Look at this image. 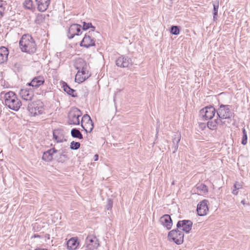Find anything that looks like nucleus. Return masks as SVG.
I'll list each match as a JSON object with an SVG mask.
<instances>
[{"label": "nucleus", "instance_id": "44", "mask_svg": "<svg viewBox=\"0 0 250 250\" xmlns=\"http://www.w3.org/2000/svg\"><path fill=\"white\" fill-rule=\"evenodd\" d=\"M241 203L243 205H245V200H242V201H241Z\"/></svg>", "mask_w": 250, "mask_h": 250}, {"label": "nucleus", "instance_id": "20", "mask_svg": "<svg viewBox=\"0 0 250 250\" xmlns=\"http://www.w3.org/2000/svg\"><path fill=\"white\" fill-rule=\"evenodd\" d=\"M58 152L55 148H51L43 153L42 159L45 161L50 162L53 160V155Z\"/></svg>", "mask_w": 250, "mask_h": 250}, {"label": "nucleus", "instance_id": "27", "mask_svg": "<svg viewBox=\"0 0 250 250\" xmlns=\"http://www.w3.org/2000/svg\"><path fill=\"white\" fill-rule=\"evenodd\" d=\"M63 87L64 91L66 92L68 94L71 95L73 97H75L77 96L75 90L70 88V86L66 83L63 84Z\"/></svg>", "mask_w": 250, "mask_h": 250}, {"label": "nucleus", "instance_id": "36", "mask_svg": "<svg viewBox=\"0 0 250 250\" xmlns=\"http://www.w3.org/2000/svg\"><path fill=\"white\" fill-rule=\"evenodd\" d=\"M81 144L79 142L72 141L70 144V148L72 150H77L80 147Z\"/></svg>", "mask_w": 250, "mask_h": 250}, {"label": "nucleus", "instance_id": "5", "mask_svg": "<svg viewBox=\"0 0 250 250\" xmlns=\"http://www.w3.org/2000/svg\"><path fill=\"white\" fill-rule=\"evenodd\" d=\"M27 109L30 114L33 116L41 115L44 113V104L41 101L38 100L29 103Z\"/></svg>", "mask_w": 250, "mask_h": 250}, {"label": "nucleus", "instance_id": "12", "mask_svg": "<svg viewBox=\"0 0 250 250\" xmlns=\"http://www.w3.org/2000/svg\"><path fill=\"white\" fill-rule=\"evenodd\" d=\"M116 64L122 68L129 67L132 65V59L128 56L122 55L116 61Z\"/></svg>", "mask_w": 250, "mask_h": 250}, {"label": "nucleus", "instance_id": "21", "mask_svg": "<svg viewBox=\"0 0 250 250\" xmlns=\"http://www.w3.org/2000/svg\"><path fill=\"white\" fill-rule=\"evenodd\" d=\"M66 153L65 149H62L58 150V152L56 153L55 158L59 162L63 163L68 159V157L65 154Z\"/></svg>", "mask_w": 250, "mask_h": 250}, {"label": "nucleus", "instance_id": "3", "mask_svg": "<svg viewBox=\"0 0 250 250\" xmlns=\"http://www.w3.org/2000/svg\"><path fill=\"white\" fill-rule=\"evenodd\" d=\"M4 104L9 108L17 111L19 110L22 104L17 95L12 91H9L4 95Z\"/></svg>", "mask_w": 250, "mask_h": 250}, {"label": "nucleus", "instance_id": "25", "mask_svg": "<svg viewBox=\"0 0 250 250\" xmlns=\"http://www.w3.org/2000/svg\"><path fill=\"white\" fill-rule=\"evenodd\" d=\"M196 188L198 194H205L208 192L207 186L203 184H198L196 185Z\"/></svg>", "mask_w": 250, "mask_h": 250}, {"label": "nucleus", "instance_id": "40", "mask_svg": "<svg viewBox=\"0 0 250 250\" xmlns=\"http://www.w3.org/2000/svg\"><path fill=\"white\" fill-rule=\"evenodd\" d=\"M240 185H239V186L237 187L236 183L234 185V188L235 189H236V190L239 189L240 188Z\"/></svg>", "mask_w": 250, "mask_h": 250}, {"label": "nucleus", "instance_id": "33", "mask_svg": "<svg viewBox=\"0 0 250 250\" xmlns=\"http://www.w3.org/2000/svg\"><path fill=\"white\" fill-rule=\"evenodd\" d=\"M243 136L242 138L241 143L243 145H246L247 144V134L245 128L244 127L242 128Z\"/></svg>", "mask_w": 250, "mask_h": 250}, {"label": "nucleus", "instance_id": "23", "mask_svg": "<svg viewBox=\"0 0 250 250\" xmlns=\"http://www.w3.org/2000/svg\"><path fill=\"white\" fill-rule=\"evenodd\" d=\"M9 51L7 48L1 46L0 47V63L4 62L7 60Z\"/></svg>", "mask_w": 250, "mask_h": 250}, {"label": "nucleus", "instance_id": "28", "mask_svg": "<svg viewBox=\"0 0 250 250\" xmlns=\"http://www.w3.org/2000/svg\"><path fill=\"white\" fill-rule=\"evenodd\" d=\"M7 3L5 1L0 0V19H1L4 15Z\"/></svg>", "mask_w": 250, "mask_h": 250}, {"label": "nucleus", "instance_id": "39", "mask_svg": "<svg viewBox=\"0 0 250 250\" xmlns=\"http://www.w3.org/2000/svg\"><path fill=\"white\" fill-rule=\"evenodd\" d=\"M99 156L98 154H95L94 156V161H97L98 160Z\"/></svg>", "mask_w": 250, "mask_h": 250}, {"label": "nucleus", "instance_id": "6", "mask_svg": "<svg viewBox=\"0 0 250 250\" xmlns=\"http://www.w3.org/2000/svg\"><path fill=\"white\" fill-rule=\"evenodd\" d=\"M82 115L81 111L77 107H72L68 114V123L69 125H79L80 117Z\"/></svg>", "mask_w": 250, "mask_h": 250}, {"label": "nucleus", "instance_id": "11", "mask_svg": "<svg viewBox=\"0 0 250 250\" xmlns=\"http://www.w3.org/2000/svg\"><path fill=\"white\" fill-rule=\"evenodd\" d=\"M192 224V222L191 220H183L177 222L176 227L180 230L185 232L186 233H189L191 229Z\"/></svg>", "mask_w": 250, "mask_h": 250}, {"label": "nucleus", "instance_id": "35", "mask_svg": "<svg viewBox=\"0 0 250 250\" xmlns=\"http://www.w3.org/2000/svg\"><path fill=\"white\" fill-rule=\"evenodd\" d=\"M213 19L215 20L217 19L218 16V10L219 8V3L218 2H216L215 4H213Z\"/></svg>", "mask_w": 250, "mask_h": 250}, {"label": "nucleus", "instance_id": "32", "mask_svg": "<svg viewBox=\"0 0 250 250\" xmlns=\"http://www.w3.org/2000/svg\"><path fill=\"white\" fill-rule=\"evenodd\" d=\"M170 33L174 35H178L180 33L179 27L176 25H172L170 28Z\"/></svg>", "mask_w": 250, "mask_h": 250}, {"label": "nucleus", "instance_id": "8", "mask_svg": "<svg viewBox=\"0 0 250 250\" xmlns=\"http://www.w3.org/2000/svg\"><path fill=\"white\" fill-rule=\"evenodd\" d=\"M81 123V126L86 133H90L92 131L94 123L88 114H84L82 117Z\"/></svg>", "mask_w": 250, "mask_h": 250}, {"label": "nucleus", "instance_id": "37", "mask_svg": "<svg viewBox=\"0 0 250 250\" xmlns=\"http://www.w3.org/2000/svg\"><path fill=\"white\" fill-rule=\"evenodd\" d=\"M113 205V202L112 200L110 199H108L107 200V203L106 206V208L107 210H110L112 208Z\"/></svg>", "mask_w": 250, "mask_h": 250}, {"label": "nucleus", "instance_id": "22", "mask_svg": "<svg viewBox=\"0 0 250 250\" xmlns=\"http://www.w3.org/2000/svg\"><path fill=\"white\" fill-rule=\"evenodd\" d=\"M181 134L179 133H176L174 135L172 138V143L173 146L172 147V148L174 149L173 151V153H175L178 148L179 143L181 140Z\"/></svg>", "mask_w": 250, "mask_h": 250}, {"label": "nucleus", "instance_id": "7", "mask_svg": "<svg viewBox=\"0 0 250 250\" xmlns=\"http://www.w3.org/2000/svg\"><path fill=\"white\" fill-rule=\"evenodd\" d=\"M184 237L183 232L177 228L175 229L170 231L168 234V238L172 239L177 245H180L183 243Z\"/></svg>", "mask_w": 250, "mask_h": 250}, {"label": "nucleus", "instance_id": "18", "mask_svg": "<svg viewBox=\"0 0 250 250\" xmlns=\"http://www.w3.org/2000/svg\"><path fill=\"white\" fill-rule=\"evenodd\" d=\"M44 78L42 76H38L34 77L32 81L27 83L28 85L34 88H38L42 85L44 83Z\"/></svg>", "mask_w": 250, "mask_h": 250}, {"label": "nucleus", "instance_id": "38", "mask_svg": "<svg viewBox=\"0 0 250 250\" xmlns=\"http://www.w3.org/2000/svg\"><path fill=\"white\" fill-rule=\"evenodd\" d=\"M45 18V16L43 14H38L37 17V20L40 22H42Z\"/></svg>", "mask_w": 250, "mask_h": 250}, {"label": "nucleus", "instance_id": "10", "mask_svg": "<svg viewBox=\"0 0 250 250\" xmlns=\"http://www.w3.org/2000/svg\"><path fill=\"white\" fill-rule=\"evenodd\" d=\"M85 250H94L97 249L99 245L98 239L94 236L88 235L85 239Z\"/></svg>", "mask_w": 250, "mask_h": 250}, {"label": "nucleus", "instance_id": "24", "mask_svg": "<svg viewBox=\"0 0 250 250\" xmlns=\"http://www.w3.org/2000/svg\"><path fill=\"white\" fill-rule=\"evenodd\" d=\"M78 245L77 239L74 237L70 238L67 242V249L69 250H76Z\"/></svg>", "mask_w": 250, "mask_h": 250}, {"label": "nucleus", "instance_id": "43", "mask_svg": "<svg viewBox=\"0 0 250 250\" xmlns=\"http://www.w3.org/2000/svg\"><path fill=\"white\" fill-rule=\"evenodd\" d=\"M35 250H47L44 249H36Z\"/></svg>", "mask_w": 250, "mask_h": 250}, {"label": "nucleus", "instance_id": "31", "mask_svg": "<svg viewBox=\"0 0 250 250\" xmlns=\"http://www.w3.org/2000/svg\"><path fill=\"white\" fill-rule=\"evenodd\" d=\"M23 5L27 9L32 10L34 8L33 2L32 0H25Z\"/></svg>", "mask_w": 250, "mask_h": 250}, {"label": "nucleus", "instance_id": "30", "mask_svg": "<svg viewBox=\"0 0 250 250\" xmlns=\"http://www.w3.org/2000/svg\"><path fill=\"white\" fill-rule=\"evenodd\" d=\"M219 124H221L219 120L215 119L214 121H208L207 124V126L210 129L214 130L216 128L217 125Z\"/></svg>", "mask_w": 250, "mask_h": 250}, {"label": "nucleus", "instance_id": "34", "mask_svg": "<svg viewBox=\"0 0 250 250\" xmlns=\"http://www.w3.org/2000/svg\"><path fill=\"white\" fill-rule=\"evenodd\" d=\"M83 30H86L90 28H92V31H94L95 29V27L94 26H93L92 25V23L90 22L86 23L85 22H83Z\"/></svg>", "mask_w": 250, "mask_h": 250}, {"label": "nucleus", "instance_id": "15", "mask_svg": "<svg viewBox=\"0 0 250 250\" xmlns=\"http://www.w3.org/2000/svg\"><path fill=\"white\" fill-rule=\"evenodd\" d=\"M20 94L21 98L25 101H31L34 96V92L31 89H21Z\"/></svg>", "mask_w": 250, "mask_h": 250}, {"label": "nucleus", "instance_id": "16", "mask_svg": "<svg viewBox=\"0 0 250 250\" xmlns=\"http://www.w3.org/2000/svg\"><path fill=\"white\" fill-rule=\"evenodd\" d=\"M159 221L167 229L169 230L171 229L172 226V221L169 215H164L160 218Z\"/></svg>", "mask_w": 250, "mask_h": 250}, {"label": "nucleus", "instance_id": "1", "mask_svg": "<svg viewBox=\"0 0 250 250\" xmlns=\"http://www.w3.org/2000/svg\"><path fill=\"white\" fill-rule=\"evenodd\" d=\"M75 67L78 70L75 76V81L78 83H82L88 78L90 74L87 70L86 62L83 59H79L75 64Z\"/></svg>", "mask_w": 250, "mask_h": 250}, {"label": "nucleus", "instance_id": "19", "mask_svg": "<svg viewBox=\"0 0 250 250\" xmlns=\"http://www.w3.org/2000/svg\"><path fill=\"white\" fill-rule=\"evenodd\" d=\"M37 9L40 12H44L48 7L50 3V0H35Z\"/></svg>", "mask_w": 250, "mask_h": 250}, {"label": "nucleus", "instance_id": "4", "mask_svg": "<svg viewBox=\"0 0 250 250\" xmlns=\"http://www.w3.org/2000/svg\"><path fill=\"white\" fill-rule=\"evenodd\" d=\"M216 112L222 125L225 124V122L222 121V120L230 119L232 115V113L230 111V105L223 104L220 105L216 110Z\"/></svg>", "mask_w": 250, "mask_h": 250}, {"label": "nucleus", "instance_id": "9", "mask_svg": "<svg viewBox=\"0 0 250 250\" xmlns=\"http://www.w3.org/2000/svg\"><path fill=\"white\" fill-rule=\"evenodd\" d=\"M215 109L212 106H206L200 111V115L203 120H211L215 115Z\"/></svg>", "mask_w": 250, "mask_h": 250}, {"label": "nucleus", "instance_id": "17", "mask_svg": "<svg viewBox=\"0 0 250 250\" xmlns=\"http://www.w3.org/2000/svg\"><path fill=\"white\" fill-rule=\"evenodd\" d=\"M95 40L88 34H85L80 43L81 46L88 48L95 46Z\"/></svg>", "mask_w": 250, "mask_h": 250}, {"label": "nucleus", "instance_id": "29", "mask_svg": "<svg viewBox=\"0 0 250 250\" xmlns=\"http://www.w3.org/2000/svg\"><path fill=\"white\" fill-rule=\"evenodd\" d=\"M53 139L56 141L57 143L63 142V137L62 135H60V131L58 130H55L53 132Z\"/></svg>", "mask_w": 250, "mask_h": 250}, {"label": "nucleus", "instance_id": "42", "mask_svg": "<svg viewBox=\"0 0 250 250\" xmlns=\"http://www.w3.org/2000/svg\"><path fill=\"white\" fill-rule=\"evenodd\" d=\"M232 194H234V195H237V193H238V191H237L236 189H233L232 192Z\"/></svg>", "mask_w": 250, "mask_h": 250}, {"label": "nucleus", "instance_id": "41", "mask_svg": "<svg viewBox=\"0 0 250 250\" xmlns=\"http://www.w3.org/2000/svg\"><path fill=\"white\" fill-rule=\"evenodd\" d=\"M41 236L37 234H34L33 236H32V238H40Z\"/></svg>", "mask_w": 250, "mask_h": 250}, {"label": "nucleus", "instance_id": "26", "mask_svg": "<svg viewBox=\"0 0 250 250\" xmlns=\"http://www.w3.org/2000/svg\"><path fill=\"white\" fill-rule=\"evenodd\" d=\"M71 135L73 138H78L79 139H83V136L80 130L76 128H74L71 130Z\"/></svg>", "mask_w": 250, "mask_h": 250}, {"label": "nucleus", "instance_id": "2", "mask_svg": "<svg viewBox=\"0 0 250 250\" xmlns=\"http://www.w3.org/2000/svg\"><path fill=\"white\" fill-rule=\"evenodd\" d=\"M19 45L22 52L30 54L34 53L36 51L35 42L30 35H23L20 41Z\"/></svg>", "mask_w": 250, "mask_h": 250}, {"label": "nucleus", "instance_id": "13", "mask_svg": "<svg viewBox=\"0 0 250 250\" xmlns=\"http://www.w3.org/2000/svg\"><path fill=\"white\" fill-rule=\"evenodd\" d=\"M81 25L79 24H72L68 28L67 31V37L71 39L75 36H79L81 34Z\"/></svg>", "mask_w": 250, "mask_h": 250}, {"label": "nucleus", "instance_id": "14", "mask_svg": "<svg viewBox=\"0 0 250 250\" xmlns=\"http://www.w3.org/2000/svg\"><path fill=\"white\" fill-rule=\"evenodd\" d=\"M207 200H204L201 201L197 206V211L198 215L202 216L207 214L208 210Z\"/></svg>", "mask_w": 250, "mask_h": 250}]
</instances>
